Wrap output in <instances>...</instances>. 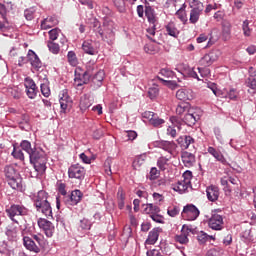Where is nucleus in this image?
<instances>
[{
    "instance_id": "f257e3e1",
    "label": "nucleus",
    "mask_w": 256,
    "mask_h": 256,
    "mask_svg": "<svg viewBox=\"0 0 256 256\" xmlns=\"http://www.w3.org/2000/svg\"><path fill=\"white\" fill-rule=\"evenodd\" d=\"M22 151H25L29 155L30 163L33 165L38 175H43L47 171V155L43 150H37L31 147V142L23 140L20 143Z\"/></svg>"
},
{
    "instance_id": "f03ea898",
    "label": "nucleus",
    "mask_w": 256,
    "mask_h": 256,
    "mask_svg": "<svg viewBox=\"0 0 256 256\" xmlns=\"http://www.w3.org/2000/svg\"><path fill=\"white\" fill-rule=\"evenodd\" d=\"M30 199L38 213H42L47 219H53V208L49 202V193L45 190H40L37 193H32Z\"/></svg>"
},
{
    "instance_id": "7ed1b4c3",
    "label": "nucleus",
    "mask_w": 256,
    "mask_h": 256,
    "mask_svg": "<svg viewBox=\"0 0 256 256\" xmlns=\"http://www.w3.org/2000/svg\"><path fill=\"white\" fill-rule=\"evenodd\" d=\"M6 213L9 219L13 221V223H16V225H19V217H23L27 215L29 213V210L23 205L13 204L11 205V207L6 209Z\"/></svg>"
},
{
    "instance_id": "20e7f679",
    "label": "nucleus",
    "mask_w": 256,
    "mask_h": 256,
    "mask_svg": "<svg viewBox=\"0 0 256 256\" xmlns=\"http://www.w3.org/2000/svg\"><path fill=\"white\" fill-rule=\"evenodd\" d=\"M93 69H95V67H91V64H87V69L83 74L75 72L74 81L77 87H81L82 85L89 83V79L93 77Z\"/></svg>"
},
{
    "instance_id": "39448f33",
    "label": "nucleus",
    "mask_w": 256,
    "mask_h": 256,
    "mask_svg": "<svg viewBox=\"0 0 256 256\" xmlns=\"http://www.w3.org/2000/svg\"><path fill=\"white\" fill-rule=\"evenodd\" d=\"M69 179H78V181H83L85 179V168L79 164L71 165L68 169Z\"/></svg>"
},
{
    "instance_id": "423d86ee",
    "label": "nucleus",
    "mask_w": 256,
    "mask_h": 256,
    "mask_svg": "<svg viewBox=\"0 0 256 256\" xmlns=\"http://www.w3.org/2000/svg\"><path fill=\"white\" fill-rule=\"evenodd\" d=\"M24 87L26 89V95L29 99H35L37 94L39 93V88H37V84L32 78H25L24 79Z\"/></svg>"
},
{
    "instance_id": "0eeeda50",
    "label": "nucleus",
    "mask_w": 256,
    "mask_h": 256,
    "mask_svg": "<svg viewBox=\"0 0 256 256\" xmlns=\"http://www.w3.org/2000/svg\"><path fill=\"white\" fill-rule=\"evenodd\" d=\"M59 102L64 113L73 107V99L69 96V91L67 89L61 91Z\"/></svg>"
},
{
    "instance_id": "6e6552de",
    "label": "nucleus",
    "mask_w": 256,
    "mask_h": 256,
    "mask_svg": "<svg viewBox=\"0 0 256 256\" xmlns=\"http://www.w3.org/2000/svg\"><path fill=\"white\" fill-rule=\"evenodd\" d=\"M199 214V209L193 204L185 206L182 211V217L183 219H186V221H195V219L199 217Z\"/></svg>"
},
{
    "instance_id": "1a4fd4ad",
    "label": "nucleus",
    "mask_w": 256,
    "mask_h": 256,
    "mask_svg": "<svg viewBox=\"0 0 256 256\" xmlns=\"http://www.w3.org/2000/svg\"><path fill=\"white\" fill-rule=\"evenodd\" d=\"M208 226L213 231H221L225 228V222L223 221V216L219 214H213L208 221Z\"/></svg>"
},
{
    "instance_id": "9d476101",
    "label": "nucleus",
    "mask_w": 256,
    "mask_h": 256,
    "mask_svg": "<svg viewBox=\"0 0 256 256\" xmlns=\"http://www.w3.org/2000/svg\"><path fill=\"white\" fill-rule=\"evenodd\" d=\"M219 59L218 51H211L208 54H205L199 61L201 67H211L212 63H215Z\"/></svg>"
},
{
    "instance_id": "9b49d317",
    "label": "nucleus",
    "mask_w": 256,
    "mask_h": 256,
    "mask_svg": "<svg viewBox=\"0 0 256 256\" xmlns=\"http://www.w3.org/2000/svg\"><path fill=\"white\" fill-rule=\"evenodd\" d=\"M189 233H193V228L189 225H183L181 234L175 237V241L181 245H187L189 243Z\"/></svg>"
},
{
    "instance_id": "f8f14e48",
    "label": "nucleus",
    "mask_w": 256,
    "mask_h": 256,
    "mask_svg": "<svg viewBox=\"0 0 256 256\" xmlns=\"http://www.w3.org/2000/svg\"><path fill=\"white\" fill-rule=\"evenodd\" d=\"M38 227L44 231L46 237H51L55 233V226L45 218L38 219Z\"/></svg>"
},
{
    "instance_id": "ddd939ff",
    "label": "nucleus",
    "mask_w": 256,
    "mask_h": 256,
    "mask_svg": "<svg viewBox=\"0 0 256 256\" xmlns=\"http://www.w3.org/2000/svg\"><path fill=\"white\" fill-rule=\"evenodd\" d=\"M176 99H179V101H192V99H195V92L191 88H181L176 92Z\"/></svg>"
},
{
    "instance_id": "4468645a",
    "label": "nucleus",
    "mask_w": 256,
    "mask_h": 256,
    "mask_svg": "<svg viewBox=\"0 0 256 256\" xmlns=\"http://www.w3.org/2000/svg\"><path fill=\"white\" fill-rule=\"evenodd\" d=\"M173 75H174L173 71H171L170 69H167V68H163L158 73L157 79H159V81H162V83H169L170 85L177 87V83H175L173 81L165 80V79L173 78Z\"/></svg>"
},
{
    "instance_id": "2eb2a0df",
    "label": "nucleus",
    "mask_w": 256,
    "mask_h": 256,
    "mask_svg": "<svg viewBox=\"0 0 256 256\" xmlns=\"http://www.w3.org/2000/svg\"><path fill=\"white\" fill-rule=\"evenodd\" d=\"M170 121L172 123L173 126H169L167 128V135H169L170 137H172L173 139H175V137H177V130L181 131V120H179L177 117L172 116L170 118ZM175 127H177V130L175 129Z\"/></svg>"
},
{
    "instance_id": "dca6fc26",
    "label": "nucleus",
    "mask_w": 256,
    "mask_h": 256,
    "mask_svg": "<svg viewBox=\"0 0 256 256\" xmlns=\"http://www.w3.org/2000/svg\"><path fill=\"white\" fill-rule=\"evenodd\" d=\"M28 59L30 61V65H32V69L34 71H39L41 67H43V63L39 59V56L33 50L28 51Z\"/></svg>"
},
{
    "instance_id": "f3484780",
    "label": "nucleus",
    "mask_w": 256,
    "mask_h": 256,
    "mask_svg": "<svg viewBox=\"0 0 256 256\" xmlns=\"http://www.w3.org/2000/svg\"><path fill=\"white\" fill-rule=\"evenodd\" d=\"M8 185L16 191H24L25 188L23 187V178L18 174L16 177L10 178L7 180Z\"/></svg>"
},
{
    "instance_id": "a211bd4d",
    "label": "nucleus",
    "mask_w": 256,
    "mask_h": 256,
    "mask_svg": "<svg viewBox=\"0 0 256 256\" xmlns=\"http://www.w3.org/2000/svg\"><path fill=\"white\" fill-rule=\"evenodd\" d=\"M82 49L84 53H87V55H97V53H99L97 47H95V42L93 40L84 41L82 44Z\"/></svg>"
},
{
    "instance_id": "6ab92c4d",
    "label": "nucleus",
    "mask_w": 256,
    "mask_h": 256,
    "mask_svg": "<svg viewBox=\"0 0 256 256\" xmlns=\"http://www.w3.org/2000/svg\"><path fill=\"white\" fill-rule=\"evenodd\" d=\"M161 231L162 229L159 227L152 229L149 232L148 238L145 241L146 245H155L159 240V234L161 233Z\"/></svg>"
},
{
    "instance_id": "aec40b11",
    "label": "nucleus",
    "mask_w": 256,
    "mask_h": 256,
    "mask_svg": "<svg viewBox=\"0 0 256 256\" xmlns=\"http://www.w3.org/2000/svg\"><path fill=\"white\" fill-rule=\"evenodd\" d=\"M207 152L216 159V161H219V163H222V165H227V159H225V156L221 151L213 148V147H208Z\"/></svg>"
},
{
    "instance_id": "412c9836",
    "label": "nucleus",
    "mask_w": 256,
    "mask_h": 256,
    "mask_svg": "<svg viewBox=\"0 0 256 256\" xmlns=\"http://www.w3.org/2000/svg\"><path fill=\"white\" fill-rule=\"evenodd\" d=\"M145 15L150 25H157V21L159 20V18L157 17L155 10L151 6H146Z\"/></svg>"
},
{
    "instance_id": "4be33fe9",
    "label": "nucleus",
    "mask_w": 256,
    "mask_h": 256,
    "mask_svg": "<svg viewBox=\"0 0 256 256\" xmlns=\"http://www.w3.org/2000/svg\"><path fill=\"white\" fill-rule=\"evenodd\" d=\"M207 199L209 201L215 202L219 199V187L211 185L206 189Z\"/></svg>"
},
{
    "instance_id": "5701e85b",
    "label": "nucleus",
    "mask_w": 256,
    "mask_h": 256,
    "mask_svg": "<svg viewBox=\"0 0 256 256\" xmlns=\"http://www.w3.org/2000/svg\"><path fill=\"white\" fill-rule=\"evenodd\" d=\"M190 187H191V182L189 181V179H186V180L178 181L177 184H174L173 190L177 191L180 194H183Z\"/></svg>"
},
{
    "instance_id": "b1692460",
    "label": "nucleus",
    "mask_w": 256,
    "mask_h": 256,
    "mask_svg": "<svg viewBox=\"0 0 256 256\" xmlns=\"http://www.w3.org/2000/svg\"><path fill=\"white\" fill-rule=\"evenodd\" d=\"M23 244L28 251H32L33 253H39V251H41L39 246L35 244V241H33V239L29 238L28 236L23 238Z\"/></svg>"
},
{
    "instance_id": "393cba45",
    "label": "nucleus",
    "mask_w": 256,
    "mask_h": 256,
    "mask_svg": "<svg viewBox=\"0 0 256 256\" xmlns=\"http://www.w3.org/2000/svg\"><path fill=\"white\" fill-rule=\"evenodd\" d=\"M181 157L185 167H193L195 165V155L193 153L185 151L182 152Z\"/></svg>"
},
{
    "instance_id": "a878e982",
    "label": "nucleus",
    "mask_w": 256,
    "mask_h": 256,
    "mask_svg": "<svg viewBox=\"0 0 256 256\" xmlns=\"http://www.w3.org/2000/svg\"><path fill=\"white\" fill-rule=\"evenodd\" d=\"M98 33L100 37L103 39H106L107 43H113V40L115 39V32H113V29L107 28L103 31L98 30Z\"/></svg>"
},
{
    "instance_id": "bb28decb",
    "label": "nucleus",
    "mask_w": 256,
    "mask_h": 256,
    "mask_svg": "<svg viewBox=\"0 0 256 256\" xmlns=\"http://www.w3.org/2000/svg\"><path fill=\"white\" fill-rule=\"evenodd\" d=\"M198 119H199V115L189 112V113L185 114V116L183 118V122L186 125H188V127H193V125H195V123H197Z\"/></svg>"
},
{
    "instance_id": "cd10ccee",
    "label": "nucleus",
    "mask_w": 256,
    "mask_h": 256,
    "mask_svg": "<svg viewBox=\"0 0 256 256\" xmlns=\"http://www.w3.org/2000/svg\"><path fill=\"white\" fill-rule=\"evenodd\" d=\"M57 23L58 21L56 17H53V16L47 17L41 22V29H44V30L51 29V27H55Z\"/></svg>"
},
{
    "instance_id": "c85d7f7f",
    "label": "nucleus",
    "mask_w": 256,
    "mask_h": 256,
    "mask_svg": "<svg viewBox=\"0 0 256 256\" xmlns=\"http://www.w3.org/2000/svg\"><path fill=\"white\" fill-rule=\"evenodd\" d=\"M177 141L182 149H189V145L195 143V140L191 136L180 137Z\"/></svg>"
},
{
    "instance_id": "c756f323",
    "label": "nucleus",
    "mask_w": 256,
    "mask_h": 256,
    "mask_svg": "<svg viewBox=\"0 0 256 256\" xmlns=\"http://www.w3.org/2000/svg\"><path fill=\"white\" fill-rule=\"evenodd\" d=\"M202 13L203 9H191L189 22L192 23V25H195V23L199 21Z\"/></svg>"
},
{
    "instance_id": "7c9ffc66",
    "label": "nucleus",
    "mask_w": 256,
    "mask_h": 256,
    "mask_svg": "<svg viewBox=\"0 0 256 256\" xmlns=\"http://www.w3.org/2000/svg\"><path fill=\"white\" fill-rule=\"evenodd\" d=\"M81 199H83V193L80 192V190L72 191L70 195V205H77V203L81 202Z\"/></svg>"
},
{
    "instance_id": "2f4dec72",
    "label": "nucleus",
    "mask_w": 256,
    "mask_h": 256,
    "mask_svg": "<svg viewBox=\"0 0 256 256\" xmlns=\"http://www.w3.org/2000/svg\"><path fill=\"white\" fill-rule=\"evenodd\" d=\"M166 33L170 35V37H177V35H179V30H177L175 23L169 22L166 25Z\"/></svg>"
},
{
    "instance_id": "473e14b6",
    "label": "nucleus",
    "mask_w": 256,
    "mask_h": 256,
    "mask_svg": "<svg viewBox=\"0 0 256 256\" xmlns=\"http://www.w3.org/2000/svg\"><path fill=\"white\" fill-rule=\"evenodd\" d=\"M146 160H147L146 154H141V155L137 156L134 159L133 164H132L134 169H139V167H141V165H143Z\"/></svg>"
},
{
    "instance_id": "72a5a7b5",
    "label": "nucleus",
    "mask_w": 256,
    "mask_h": 256,
    "mask_svg": "<svg viewBox=\"0 0 256 256\" xmlns=\"http://www.w3.org/2000/svg\"><path fill=\"white\" fill-rule=\"evenodd\" d=\"M160 149H163L164 151H167L168 153H171L173 151V148L175 147V143L171 141H161L159 142Z\"/></svg>"
},
{
    "instance_id": "f704fd0d",
    "label": "nucleus",
    "mask_w": 256,
    "mask_h": 256,
    "mask_svg": "<svg viewBox=\"0 0 256 256\" xmlns=\"http://www.w3.org/2000/svg\"><path fill=\"white\" fill-rule=\"evenodd\" d=\"M4 173H5V177L8 181V179H13V177H16L17 175V171H15V168L13 166H6L4 168Z\"/></svg>"
},
{
    "instance_id": "c9c22d12",
    "label": "nucleus",
    "mask_w": 256,
    "mask_h": 256,
    "mask_svg": "<svg viewBox=\"0 0 256 256\" xmlns=\"http://www.w3.org/2000/svg\"><path fill=\"white\" fill-rule=\"evenodd\" d=\"M12 156L14 159H18L19 161H25V154H23V150L20 147L14 146Z\"/></svg>"
},
{
    "instance_id": "e433bc0d",
    "label": "nucleus",
    "mask_w": 256,
    "mask_h": 256,
    "mask_svg": "<svg viewBox=\"0 0 256 256\" xmlns=\"http://www.w3.org/2000/svg\"><path fill=\"white\" fill-rule=\"evenodd\" d=\"M68 63L72 67H77L79 65V60L77 59V55L73 51H69L67 55Z\"/></svg>"
},
{
    "instance_id": "4c0bfd02",
    "label": "nucleus",
    "mask_w": 256,
    "mask_h": 256,
    "mask_svg": "<svg viewBox=\"0 0 256 256\" xmlns=\"http://www.w3.org/2000/svg\"><path fill=\"white\" fill-rule=\"evenodd\" d=\"M148 97L150 99H157L159 97V86L154 84L148 89Z\"/></svg>"
},
{
    "instance_id": "58836bf2",
    "label": "nucleus",
    "mask_w": 256,
    "mask_h": 256,
    "mask_svg": "<svg viewBox=\"0 0 256 256\" xmlns=\"http://www.w3.org/2000/svg\"><path fill=\"white\" fill-rule=\"evenodd\" d=\"M17 233H19V229L17 226L8 225L6 228L7 237H17Z\"/></svg>"
},
{
    "instance_id": "ea45409f",
    "label": "nucleus",
    "mask_w": 256,
    "mask_h": 256,
    "mask_svg": "<svg viewBox=\"0 0 256 256\" xmlns=\"http://www.w3.org/2000/svg\"><path fill=\"white\" fill-rule=\"evenodd\" d=\"M176 17H178L185 25V23H187V12L185 11V8L181 7L178 11H176Z\"/></svg>"
},
{
    "instance_id": "a19ab883",
    "label": "nucleus",
    "mask_w": 256,
    "mask_h": 256,
    "mask_svg": "<svg viewBox=\"0 0 256 256\" xmlns=\"http://www.w3.org/2000/svg\"><path fill=\"white\" fill-rule=\"evenodd\" d=\"M144 211H145V213H151V215H153V214L159 213V211H161V209H159V206H157L155 204H147Z\"/></svg>"
},
{
    "instance_id": "79ce46f5",
    "label": "nucleus",
    "mask_w": 256,
    "mask_h": 256,
    "mask_svg": "<svg viewBox=\"0 0 256 256\" xmlns=\"http://www.w3.org/2000/svg\"><path fill=\"white\" fill-rule=\"evenodd\" d=\"M144 51H145V53H148L149 55H155V53H157L159 51V49L154 44H146L144 46Z\"/></svg>"
},
{
    "instance_id": "37998d69",
    "label": "nucleus",
    "mask_w": 256,
    "mask_h": 256,
    "mask_svg": "<svg viewBox=\"0 0 256 256\" xmlns=\"http://www.w3.org/2000/svg\"><path fill=\"white\" fill-rule=\"evenodd\" d=\"M169 159H167L166 157H160L157 161V165L159 167V169H161V171H165V169H167V166L169 165Z\"/></svg>"
},
{
    "instance_id": "c03bdc74",
    "label": "nucleus",
    "mask_w": 256,
    "mask_h": 256,
    "mask_svg": "<svg viewBox=\"0 0 256 256\" xmlns=\"http://www.w3.org/2000/svg\"><path fill=\"white\" fill-rule=\"evenodd\" d=\"M48 49L54 55H57L59 53V51L61 50L59 48V44H57V43H55L53 41H48Z\"/></svg>"
},
{
    "instance_id": "a18cd8bd",
    "label": "nucleus",
    "mask_w": 256,
    "mask_h": 256,
    "mask_svg": "<svg viewBox=\"0 0 256 256\" xmlns=\"http://www.w3.org/2000/svg\"><path fill=\"white\" fill-rule=\"evenodd\" d=\"M190 9H204L203 3L199 0H188Z\"/></svg>"
},
{
    "instance_id": "49530a36",
    "label": "nucleus",
    "mask_w": 256,
    "mask_h": 256,
    "mask_svg": "<svg viewBox=\"0 0 256 256\" xmlns=\"http://www.w3.org/2000/svg\"><path fill=\"white\" fill-rule=\"evenodd\" d=\"M198 242L200 245H205L207 241H209V234L201 231L197 236Z\"/></svg>"
},
{
    "instance_id": "de8ad7c7",
    "label": "nucleus",
    "mask_w": 256,
    "mask_h": 256,
    "mask_svg": "<svg viewBox=\"0 0 256 256\" xmlns=\"http://www.w3.org/2000/svg\"><path fill=\"white\" fill-rule=\"evenodd\" d=\"M242 31L245 37H251V28H249V20H245L243 22Z\"/></svg>"
},
{
    "instance_id": "09e8293b",
    "label": "nucleus",
    "mask_w": 256,
    "mask_h": 256,
    "mask_svg": "<svg viewBox=\"0 0 256 256\" xmlns=\"http://www.w3.org/2000/svg\"><path fill=\"white\" fill-rule=\"evenodd\" d=\"M164 123L165 120L157 117L156 115H154V117L150 121V125H153V127H161V125H163Z\"/></svg>"
},
{
    "instance_id": "8fccbe9b",
    "label": "nucleus",
    "mask_w": 256,
    "mask_h": 256,
    "mask_svg": "<svg viewBox=\"0 0 256 256\" xmlns=\"http://www.w3.org/2000/svg\"><path fill=\"white\" fill-rule=\"evenodd\" d=\"M160 175L159 170H157L155 167L151 168L149 175L147 176V179L150 181H155Z\"/></svg>"
},
{
    "instance_id": "3c124183",
    "label": "nucleus",
    "mask_w": 256,
    "mask_h": 256,
    "mask_svg": "<svg viewBox=\"0 0 256 256\" xmlns=\"http://www.w3.org/2000/svg\"><path fill=\"white\" fill-rule=\"evenodd\" d=\"M40 89L43 96L49 97V95H51V89L49 88V84L42 83L40 85Z\"/></svg>"
},
{
    "instance_id": "603ef678",
    "label": "nucleus",
    "mask_w": 256,
    "mask_h": 256,
    "mask_svg": "<svg viewBox=\"0 0 256 256\" xmlns=\"http://www.w3.org/2000/svg\"><path fill=\"white\" fill-rule=\"evenodd\" d=\"M151 27H149L147 29V37L148 39H150L151 41H153L155 43V40H153V36H155V31H156V27H157V24H150Z\"/></svg>"
},
{
    "instance_id": "864d4df0",
    "label": "nucleus",
    "mask_w": 256,
    "mask_h": 256,
    "mask_svg": "<svg viewBox=\"0 0 256 256\" xmlns=\"http://www.w3.org/2000/svg\"><path fill=\"white\" fill-rule=\"evenodd\" d=\"M89 107H91V102L89 101V98L87 97L81 98L80 109L85 111V109H89Z\"/></svg>"
},
{
    "instance_id": "5fc2aeb1",
    "label": "nucleus",
    "mask_w": 256,
    "mask_h": 256,
    "mask_svg": "<svg viewBox=\"0 0 256 256\" xmlns=\"http://www.w3.org/2000/svg\"><path fill=\"white\" fill-rule=\"evenodd\" d=\"M94 81H98V83H101L103 79H105V72L103 70H99L95 75H92Z\"/></svg>"
},
{
    "instance_id": "6e6d98bb",
    "label": "nucleus",
    "mask_w": 256,
    "mask_h": 256,
    "mask_svg": "<svg viewBox=\"0 0 256 256\" xmlns=\"http://www.w3.org/2000/svg\"><path fill=\"white\" fill-rule=\"evenodd\" d=\"M246 85H247V87H249L250 89L255 90V89H256V76H250V77L247 79Z\"/></svg>"
},
{
    "instance_id": "4d7b16f0",
    "label": "nucleus",
    "mask_w": 256,
    "mask_h": 256,
    "mask_svg": "<svg viewBox=\"0 0 256 256\" xmlns=\"http://www.w3.org/2000/svg\"><path fill=\"white\" fill-rule=\"evenodd\" d=\"M222 31L225 39H229V37L231 36V24H224Z\"/></svg>"
},
{
    "instance_id": "13d9d810",
    "label": "nucleus",
    "mask_w": 256,
    "mask_h": 256,
    "mask_svg": "<svg viewBox=\"0 0 256 256\" xmlns=\"http://www.w3.org/2000/svg\"><path fill=\"white\" fill-rule=\"evenodd\" d=\"M59 33H61V30L54 28L49 31V37L51 41H56L57 37H59Z\"/></svg>"
},
{
    "instance_id": "bf43d9fd",
    "label": "nucleus",
    "mask_w": 256,
    "mask_h": 256,
    "mask_svg": "<svg viewBox=\"0 0 256 256\" xmlns=\"http://www.w3.org/2000/svg\"><path fill=\"white\" fill-rule=\"evenodd\" d=\"M9 29V21H7V17H2L0 20V31H7Z\"/></svg>"
},
{
    "instance_id": "052dcab7",
    "label": "nucleus",
    "mask_w": 256,
    "mask_h": 256,
    "mask_svg": "<svg viewBox=\"0 0 256 256\" xmlns=\"http://www.w3.org/2000/svg\"><path fill=\"white\" fill-rule=\"evenodd\" d=\"M188 77H192V79H197L198 81H201V78H199V75L195 71V68H189L187 70Z\"/></svg>"
},
{
    "instance_id": "680f3d73",
    "label": "nucleus",
    "mask_w": 256,
    "mask_h": 256,
    "mask_svg": "<svg viewBox=\"0 0 256 256\" xmlns=\"http://www.w3.org/2000/svg\"><path fill=\"white\" fill-rule=\"evenodd\" d=\"M178 213H179V207H177V206H174L172 208H168V210H167V214L170 217H177Z\"/></svg>"
},
{
    "instance_id": "e2e57ef3",
    "label": "nucleus",
    "mask_w": 256,
    "mask_h": 256,
    "mask_svg": "<svg viewBox=\"0 0 256 256\" xmlns=\"http://www.w3.org/2000/svg\"><path fill=\"white\" fill-rule=\"evenodd\" d=\"M80 227L84 230H89L91 229V222L84 218L80 220Z\"/></svg>"
},
{
    "instance_id": "0e129e2a",
    "label": "nucleus",
    "mask_w": 256,
    "mask_h": 256,
    "mask_svg": "<svg viewBox=\"0 0 256 256\" xmlns=\"http://www.w3.org/2000/svg\"><path fill=\"white\" fill-rule=\"evenodd\" d=\"M142 117H143V119H147L149 121V123H151V121L155 117V113H153L151 111H146V112L142 113Z\"/></svg>"
},
{
    "instance_id": "69168bd1",
    "label": "nucleus",
    "mask_w": 256,
    "mask_h": 256,
    "mask_svg": "<svg viewBox=\"0 0 256 256\" xmlns=\"http://www.w3.org/2000/svg\"><path fill=\"white\" fill-rule=\"evenodd\" d=\"M0 253L1 255H7V253H9V246H7V243L0 242Z\"/></svg>"
},
{
    "instance_id": "338daca9",
    "label": "nucleus",
    "mask_w": 256,
    "mask_h": 256,
    "mask_svg": "<svg viewBox=\"0 0 256 256\" xmlns=\"http://www.w3.org/2000/svg\"><path fill=\"white\" fill-rule=\"evenodd\" d=\"M81 5H85L88 9H94L92 0H78Z\"/></svg>"
},
{
    "instance_id": "774afa93",
    "label": "nucleus",
    "mask_w": 256,
    "mask_h": 256,
    "mask_svg": "<svg viewBox=\"0 0 256 256\" xmlns=\"http://www.w3.org/2000/svg\"><path fill=\"white\" fill-rule=\"evenodd\" d=\"M146 255L147 256H163V254L161 253V250H157V249L147 251Z\"/></svg>"
}]
</instances>
